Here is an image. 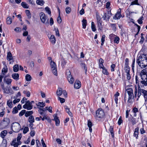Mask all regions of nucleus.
I'll list each match as a JSON object with an SVG mask.
<instances>
[{"label":"nucleus","instance_id":"nucleus-35","mask_svg":"<svg viewBox=\"0 0 147 147\" xmlns=\"http://www.w3.org/2000/svg\"><path fill=\"white\" fill-rule=\"evenodd\" d=\"M46 110L44 108H39V110H38V111L39 113L41 115H43L44 113H43V112H45V111Z\"/></svg>","mask_w":147,"mask_h":147},{"label":"nucleus","instance_id":"nucleus-39","mask_svg":"<svg viewBox=\"0 0 147 147\" xmlns=\"http://www.w3.org/2000/svg\"><path fill=\"white\" fill-rule=\"evenodd\" d=\"M97 24L99 29H101L102 28V22L101 20L97 21Z\"/></svg>","mask_w":147,"mask_h":147},{"label":"nucleus","instance_id":"nucleus-54","mask_svg":"<svg viewBox=\"0 0 147 147\" xmlns=\"http://www.w3.org/2000/svg\"><path fill=\"white\" fill-rule=\"evenodd\" d=\"M125 70L126 73L129 72L130 69L129 67L127 65L125 67Z\"/></svg>","mask_w":147,"mask_h":147},{"label":"nucleus","instance_id":"nucleus-21","mask_svg":"<svg viewBox=\"0 0 147 147\" xmlns=\"http://www.w3.org/2000/svg\"><path fill=\"white\" fill-rule=\"evenodd\" d=\"M33 113V112L32 111H26L25 115L26 117H27L32 115Z\"/></svg>","mask_w":147,"mask_h":147},{"label":"nucleus","instance_id":"nucleus-25","mask_svg":"<svg viewBox=\"0 0 147 147\" xmlns=\"http://www.w3.org/2000/svg\"><path fill=\"white\" fill-rule=\"evenodd\" d=\"M82 28L85 29L87 25V21L85 19H83L82 21Z\"/></svg>","mask_w":147,"mask_h":147},{"label":"nucleus","instance_id":"nucleus-11","mask_svg":"<svg viewBox=\"0 0 147 147\" xmlns=\"http://www.w3.org/2000/svg\"><path fill=\"white\" fill-rule=\"evenodd\" d=\"M81 85L80 82L78 80H76L74 83V88L79 89L80 88Z\"/></svg>","mask_w":147,"mask_h":147},{"label":"nucleus","instance_id":"nucleus-43","mask_svg":"<svg viewBox=\"0 0 147 147\" xmlns=\"http://www.w3.org/2000/svg\"><path fill=\"white\" fill-rule=\"evenodd\" d=\"M109 131L112 137L113 138L114 137V134L113 133V128L111 126H110V127L109 128Z\"/></svg>","mask_w":147,"mask_h":147},{"label":"nucleus","instance_id":"nucleus-61","mask_svg":"<svg viewBox=\"0 0 147 147\" xmlns=\"http://www.w3.org/2000/svg\"><path fill=\"white\" fill-rule=\"evenodd\" d=\"M135 91L134 92V95L135 97H137V95L138 92V88L136 86H135Z\"/></svg>","mask_w":147,"mask_h":147},{"label":"nucleus","instance_id":"nucleus-1","mask_svg":"<svg viewBox=\"0 0 147 147\" xmlns=\"http://www.w3.org/2000/svg\"><path fill=\"white\" fill-rule=\"evenodd\" d=\"M136 63L141 68L146 67L147 65V57L146 55L142 54L138 57Z\"/></svg>","mask_w":147,"mask_h":147},{"label":"nucleus","instance_id":"nucleus-64","mask_svg":"<svg viewBox=\"0 0 147 147\" xmlns=\"http://www.w3.org/2000/svg\"><path fill=\"white\" fill-rule=\"evenodd\" d=\"M55 33L56 35L57 36H58L59 37L60 36V34H59V31L58 29H55Z\"/></svg>","mask_w":147,"mask_h":147},{"label":"nucleus","instance_id":"nucleus-16","mask_svg":"<svg viewBox=\"0 0 147 147\" xmlns=\"http://www.w3.org/2000/svg\"><path fill=\"white\" fill-rule=\"evenodd\" d=\"M12 78L16 80H18L19 79V75L18 73H14L12 75Z\"/></svg>","mask_w":147,"mask_h":147},{"label":"nucleus","instance_id":"nucleus-40","mask_svg":"<svg viewBox=\"0 0 147 147\" xmlns=\"http://www.w3.org/2000/svg\"><path fill=\"white\" fill-rule=\"evenodd\" d=\"M12 112L13 114H16L18 112V110L16 107L13 108Z\"/></svg>","mask_w":147,"mask_h":147},{"label":"nucleus","instance_id":"nucleus-12","mask_svg":"<svg viewBox=\"0 0 147 147\" xmlns=\"http://www.w3.org/2000/svg\"><path fill=\"white\" fill-rule=\"evenodd\" d=\"M4 92L7 93L11 94H12L13 93V92L12 89L10 88H5L4 90Z\"/></svg>","mask_w":147,"mask_h":147},{"label":"nucleus","instance_id":"nucleus-46","mask_svg":"<svg viewBox=\"0 0 147 147\" xmlns=\"http://www.w3.org/2000/svg\"><path fill=\"white\" fill-rule=\"evenodd\" d=\"M119 38L118 36H115L114 38V42L115 43L118 44L119 42Z\"/></svg>","mask_w":147,"mask_h":147},{"label":"nucleus","instance_id":"nucleus-44","mask_svg":"<svg viewBox=\"0 0 147 147\" xmlns=\"http://www.w3.org/2000/svg\"><path fill=\"white\" fill-rule=\"evenodd\" d=\"M26 110H22L19 113V116L20 117L22 116L24 114H25Z\"/></svg>","mask_w":147,"mask_h":147},{"label":"nucleus","instance_id":"nucleus-23","mask_svg":"<svg viewBox=\"0 0 147 147\" xmlns=\"http://www.w3.org/2000/svg\"><path fill=\"white\" fill-rule=\"evenodd\" d=\"M22 6L24 8L28 9L29 8V6L25 2H22L21 4Z\"/></svg>","mask_w":147,"mask_h":147},{"label":"nucleus","instance_id":"nucleus-42","mask_svg":"<svg viewBox=\"0 0 147 147\" xmlns=\"http://www.w3.org/2000/svg\"><path fill=\"white\" fill-rule=\"evenodd\" d=\"M45 10L46 11V12L48 13L49 15H51V11L50 9V8L48 7H45Z\"/></svg>","mask_w":147,"mask_h":147},{"label":"nucleus","instance_id":"nucleus-53","mask_svg":"<svg viewBox=\"0 0 147 147\" xmlns=\"http://www.w3.org/2000/svg\"><path fill=\"white\" fill-rule=\"evenodd\" d=\"M71 9L70 7H67L65 9V10L67 13H69L71 11Z\"/></svg>","mask_w":147,"mask_h":147},{"label":"nucleus","instance_id":"nucleus-13","mask_svg":"<svg viewBox=\"0 0 147 147\" xmlns=\"http://www.w3.org/2000/svg\"><path fill=\"white\" fill-rule=\"evenodd\" d=\"M111 16V12L108 11L105 13L104 15V18L105 20H109L110 19V17Z\"/></svg>","mask_w":147,"mask_h":147},{"label":"nucleus","instance_id":"nucleus-34","mask_svg":"<svg viewBox=\"0 0 147 147\" xmlns=\"http://www.w3.org/2000/svg\"><path fill=\"white\" fill-rule=\"evenodd\" d=\"M140 75L141 76V78L142 80H147V75L144 74H141V73H140Z\"/></svg>","mask_w":147,"mask_h":147},{"label":"nucleus","instance_id":"nucleus-2","mask_svg":"<svg viewBox=\"0 0 147 147\" xmlns=\"http://www.w3.org/2000/svg\"><path fill=\"white\" fill-rule=\"evenodd\" d=\"M10 122V119L8 118H5L2 120L0 123V126L2 128L5 129Z\"/></svg>","mask_w":147,"mask_h":147},{"label":"nucleus","instance_id":"nucleus-37","mask_svg":"<svg viewBox=\"0 0 147 147\" xmlns=\"http://www.w3.org/2000/svg\"><path fill=\"white\" fill-rule=\"evenodd\" d=\"M23 107L24 109H27V110H30L32 109L31 108V106L29 107V106H28L26 104L24 105L23 106Z\"/></svg>","mask_w":147,"mask_h":147},{"label":"nucleus","instance_id":"nucleus-49","mask_svg":"<svg viewBox=\"0 0 147 147\" xmlns=\"http://www.w3.org/2000/svg\"><path fill=\"white\" fill-rule=\"evenodd\" d=\"M140 73H141V74H144L147 75V68H146L143 69L141 71Z\"/></svg>","mask_w":147,"mask_h":147},{"label":"nucleus","instance_id":"nucleus-5","mask_svg":"<svg viewBox=\"0 0 147 147\" xmlns=\"http://www.w3.org/2000/svg\"><path fill=\"white\" fill-rule=\"evenodd\" d=\"M126 91L128 95V102L131 103L132 102V99L134 98L133 90L131 88H129L127 89Z\"/></svg>","mask_w":147,"mask_h":147},{"label":"nucleus","instance_id":"nucleus-7","mask_svg":"<svg viewBox=\"0 0 147 147\" xmlns=\"http://www.w3.org/2000/svg\"><path fill=\"white\" fill-rule=\"evenodd\" d=\"M13 126V132H18L20 130L21 125L19 123L17 122H14L12 123Z\"/></svg>","mask_w":147,"mask_h":147},{"label":"nucleus","instance_id":"nucleus-8","mask_svg":"<svg viewBox=\"0 0 147 147\" xmlns=\"http://www.w3.org/2000/svg\"><path fill=\"white\" fill-rule=\"evenodd\" d=\"M66 74L67 75V79L70 84H73L74 83V78L71 74V72L69 70H66Z\"/></svg>","mask_w":147,"mask_h":147},{"label":"nucleus","instance_id":"nucleus-4","mask_svg":"<svg viewBox=\"0 0 147 147\" xmlns=\"http://www.w3.org/2000/svg\"><path fill=\"white\" fill-rule=\"evenodd\" d=\"M39 16L40 20L42 23L45 24L46 25H49V19H47V20H46L47 17L44 13L43 12L40 13L39 14Z\"/></svg>","mask_w":147,"mask_h":147},{"label":"nucleus","instance_id":"nucleus-18","mask_svg":"<svg viewBox=\"0 0 147 147\" xmlns=\"http://www.w3.org/2000/svg\"><path fill=\"white\" fill-rule=\"evenodd\" d=\"M50 40L51 42L53 44H55L56 43V40L54 35H52L50 37Z\"/></svg>","mask_w":147,"mask_h":147},{"label":"nucleus","instance_id":"nucleus-10","mask_svg":"<svg viewBox=\"0 0 147 147\" xmlns=\"http://www.w3.org/2000/svg\"><path fill=\"white\" fill-rule=\"evenodd\" d=\"M121 9L119 8L118 11L116 13L115 16L113 17V19L115 20L119 19L121 16Z\"/></svg>","mask_w":147,"mask_h":147},{"label":"nucleus","instance_id":"nucleus-19","mask_svg":"<svg viewBox=\"0 0 147 147\" xmlns=\"http://www.w3.org/2000/svg\"><path fill=\"white\" fill-rule=\"evenodd\" d=\"M61 65L62 68H64L67 63L66 60L63 58H62L61 59Z\"/></svg>","mask_w":147,"mask_h":147},{"label":"nucleus","instance_id":"nucleus-63","mask_svg":"<svg viewBox=\"0 0 147 147\" xmlns=\"http://www.w3.org/2000/svg\"><path fill=\"white\" fill-rule=\"evenodd\" d=\"M20 100V99L19 98H18L14 100L13 101V102L14 104H15L17 103Z\"/></svg>","mask_w":147,"mask_h":147},{"label":"nucleus","instance_id":"nucleus-50","mask_svg":"<svg viewBox=\"0 0 147 147\" xmlns=\"http://www.w3.org/2000/svg\"><path fill=\"white\" fill-rule=\"evenodd\" d=\"M143 19V16L141 17L138 20V23L140 24H142L143 23L142 20Z\"/></svg>","mask_w":147,"mask_h":147},{"label":"nucleus","instance_id":"nucleus-27","mask_svg":"<svg viewBox=\"0 0 147 147\" xmlns=\"http://www.w3.org/2000/svg\"><path fill=\"white\" fill-rule=\"evenodd\" d=\"M36 105L38 107H43L45 106V103L43 102H39L38 104H36Z\"/></svg>","mask_w":147,"mask_h":147},{"label":"nucleus","instance_id":"nucleus-59","mask_svg":"<svg viewBox=\"0 0 147 147\" xmlns=\"http://www.w3.org/2000/svg\"><path fill=\"white\" fill-rule=\"evenodd\" d=\"M25 104H26L27 105L29 106V107L31 106V108L32 109L33 105H31L30 104V102L29 100H27Z\"/></svg>","mask_w":147,"mask_h":147},{"label":"nucleus","instance_id":"nucleus-55","mask_svg":"<svg viewBox=\"0 0 147 147\" xmlns=\"http://www.w3.org/2000/svg\"><path fill=\"white\" fill-rule=\"evenodd\" d=\"M115 67V64H112L111 66V70L112 72L114 71L115 70L114 68Z\"/></svg>","mask_w":147,"mask_h":147},{"label":"nucleus","instance_id":"nucleus-14","mask_svg":"<svg viewBox=\"0 0 147 147\" xmlns=\"http://www.w3.org/2000/svg\"><path fill=\"white\" fill-rule=\"evenodd\" d=\"M7 76H5L3 78V82L6 83L8 85H10L11 84L12 80L10 79H6Z\"/></svg>","mask_w":147,"mask_h":147},{"label":"nucleus","instance_id":"nucleus-22","mask_svg":"<svg viewBox=\"0 0 147 147\" xmlns=\"http://www.w3.org/2000/svg\"><path fill=\"white\" fill-rule=\"evenodd\" d=\"M36 3L38 5L42 6L45 3L43 0H36Z\"/></svg>","mask_w":147,"mask_h":147},{"label":"nucleus","instance_id":"nucleus-38","mask_svg":"<svg viewBox=\"0 0 147 147\" xmlns=\"http://www.w3.org/2000/svg\"><path fill=\"white\" fill-rule=\"evenodd\" d=\"M7 104L9 107L11 108L12 107V102L11 101H10V100H9L7 102Z\"/></svg>","mask_w":147,"mask_h":147},{"label":"nucleus","instance_id":"nucleus-45","mask_svg":"<svg viewBox=\"0 0 147 147\" xmlns=\"http://www.w3.org/2000/svg\"><path fill=\"white\" fill-rule=\"evenodd\" d=\"M138 0H135L131 2L130 5H139V4L138 3Z\"/></svg>","mask_w":147,"mask_h":147},{"label":"nucleus","instance_id":"nucleus-58","mask_svg":"<svg viewBox=\"0 0 147 147\" xmlns=\"http://www.w3.org/2000/svg\"><path fill=\"white\" fill-rule=\"evenodd\" d=\"M30 135L32 137H33L35 134V132L34 130H31L30 133Z\"/></svg>","mask_w":147,"mask_h":147},{"label":"nucleus","instance_id":"nucleus-47","mask_svg":"<svg viewBox=\"0 0 147 147\" xmlns=\"http://www.w3.org/2000/svg\"><path fill=\"white\" fill-rule=\"evenodd\" d=\"M111 26L112 28V29L114 31H115L117 29L116 24H111Z\"/></svg>","mask_w":147,"mask_h":147},{"label":"nucleus","instance_id":"nucleus-6","mask_svg":"<svg viewBox=\"0 0 147 147\" xmlns=\"http://www.w3.org/2000/svg\"><path fill=\"white\" fill-rule=\"evenodd\" d=\"M50 64L52 72L55 75L57 76V68L56 63L54 62L51 60L50 62Z\"/></svg>","mask_w":147,"mask_h":147},{"label":"nucleus","instance_id":"nucleus-17","mask_svg":"<svg viewBox=\"0 0 147 147\" xmlns=\"http://www.w3.org/2000/svg\"><path fill=\"white\" fill-rule=\"evenodd\" d=\"M7 133L6 130H4L2 131L0 134V136L2 138H4L6 136Z\"/></svg>","mask_w":147,"mask_h":147},{"label":"nucleus","instance_id":"nucleus-20","mask_svg":"<svg viewBox=\"0 0 147 147\" xmlns=\"http://www.w3.org/2000/svg\"><path fill=\"white\" fill-rule=\"evenodd\" d=\"M28 121L30 123H33L34 122V119L33 115H31L28 118Z\"/></svg>","mask_w":147,"mask_h":147},{"label":"nucleus","instance_id":"nucleus-29","mask_svg":"<svg viewBox=\"0 0 147 147\" xmlns=\"http://www.w3.org/2000/svg\"><path fill=\"white\" fill-rule=\"evenodd\" d=\"M12 22V19L11 17H9L6 19V22L7 24H10Z\"/></svg>","mask_w":147,"mask_h":147},{"label":"nucleus","instance_id":"nucleus-24","mask_svg":"<svg viewBox=\"0 0 147 147\" xmlns=\"http://www.w3.org/2000/svg\"><path fill=\"white\" fill-rule=\"evenodd\" d=\"M62 89L61 88H59L57 90V94L58 96H61L62 94Z\"/></svg>","mask_w":147,"mask_h":147},{"label":"nucleus","instance_id":"nucleus-30","mask_svg":"<svg viewBox=\"0 0 147 147\" xmlns=\"http://www.w3.org/2000/svg\"><path fill=\"white\" fill-rule=\"evenodd\" d=\"M139 128L137 127L135 128L134 132V135L137 138L138 136V133Z\"/></svg>","mask_w":147,"mask_h":147},{"label":"nucleus","instance_id":"nucleus-36","mask_svg":"<svg viewBox=\"0 0 147 147\" xmlns=\"http://www.w3.org/2000/svg\"><path fill=\"white\" fill-rule=\"evenodd\" d=\"M25 79L27 81H30L32 79L31 76L29 74H27L26 76Z\"/></svg>","mask_w":147,"mask_h":147},{"label":"nucleus","instance_id":"nucleus-48","mask_svg":"<svg viewBox=\"0 0 147 147\" xmlns=\"http://www.w3.org/2000/svg\"><path fill=\"white\" fill-rule=\"evenodd\" d=\"M29 131V128L28 127H25L23 130V133L24 134H26Z\"/></svg>","mask_w":147,"mask_h":147},{"label":"nucleus","instance_id":"nucleus-62","mask_svg":"<svg viewBox=\"0 0 147 147\" xmlns=\"http://www.w3.org/2000/svg\"><path fill=\"white\" fill-rule=\"evenodd\" d=\"M132 111L134 113H136L138 111V109L136 107L134 108Z\"/></svg>","mask_w":147,"mask_h":147},{"label":"nucleus","instance_id":"nucleus-60","mask_svg":"<svg viewBox=\"0 0 147 147\" xmlns=\"http://www.w3.org/2000/svg\"><path fill=\"white\" fill-rule=\"evenodd\" d=\"M115 35L113 34H110L109 36L110 39L111 40H113L114 38H115Z\"/></svg>","mask_w":147,"mask_h":147},{"label":"nucleus","instance_id":"nucleus-41","mask_svg":"<svg viewBox=\"0 0 147 147\" xmlns=\"http://www.w3.org/2000/svg\"><path fill=\"white\" fill-rule=\"evenodd\" d=\"M80 65L85 70V72L86 73L87 71V68L86 67L85 64L84 63H81Z\"/></svg>","mask_w":147,"mask_h":147},{"label":"nucleus","instance_id":"nucleus-9","mask_svg":"<svg viewBox=\"0 0 147 147\" xmlns=\"http://www.w3.org/2000/svg\"><path fill=\"white\" fill-rule=\"evenodd\" d=\"M96 116L99 118H102L105 115V113L102 109H99L96 112Z\"/></svg>","mask_w":147,"mask_h":147},{"label":"nucleus","instance_id":"nucleus-28","mask_svg":"<svg viewBox=\"0 0 147 147\" xmlns=\"http://www.w3.org/2000/svg\"><path fill=\"white\" fill-rule=\"evenodd\" d=\"M91 28L93 32H95L96 29V26L95 25L94 22H92L91 23Z\"/></svg>","mask_w":147,"mask_h":147},{"label":"nucleus","instance_id":"nucleus-3","mask_svg":"<svg viewBox=\"0 0 147 147\" xmlns=\"http://www.w3.org/2000/svg\"><path fill=\"white\" fill-rule=\"evenodd\" d=\"M138 98H139L140 96L141 93H142L144 96V97L146 100H147V91L145 90L141 89L140 85L138 84Z\"/></svg>","mask_w":147,"mask_h":147},{"label":"nucleus","instance_id":"nucleus-15","mask_svg":"<svg viewBox=\"0 0 147 147\" xmlns=\"http://www.w3.org/2000/svg\"><path fill=\"white\" fill-rule=\"evenodd\" d=\"M7 59L9 61H10L13 60V57L12 55L10 52H8L7 53Z\"/></svg>","mask_w":147,"mask_h":147},{"label":"nucleus","instance_id":"nucleus-31","mask_svg":"<svg viewBox=\"0 0 147 147\" xmlns=\"http://www.w3.org/2000/svg\"><path fill=\"white\" fill-rule=\"evenodd\" d=\"M25 12L26 15L28 19H30L31 17V15L30 11L28 10H26Z\"/></svg>","mask_w":147,"mask_h":147},{"label":"nucleus","instance_id":"nucleus-52","mask_svg":"<svg viewBox=\"0 0 147 147\" xmlns=\"http://www.w3.org/2000/svg\"><path fill=\"white\" fill-rule=\"evenodd\" d=\"M57 21L59 24H60L61 22V18L60 15H59V16L57 19Z\"/></svg>","mask_w":147,"mask_h":147},{"label":"nucleus","instance_id":"nucleus-26","mask_svg":"<svg viewBox=\"0 0 147 147\" xmlns=\"http://www.w3.org/2000/svg\"><path fill=\"white\" fill-rule=\"evenodd\" d=\"M13 71L14 72H18L19 69V66L18 64H16L13 66Z\"/></svg>","mask_w":147,"mask_h":147},{"label":"nucleus","instance_id":"nucleus-33","mask_svg":"<svg viewBox=\"0 0 147 147\" xmlns=\"http://www.w3.org/2000/svg\"><path fill=\"white\" fill-rule=\"evenodd\" d=\"M6 67H7L6 66ZM7 71L8 69L7 68H6V69L4 68L1 70V74L4 76L7 72Z\"/></svg>","mask_w":147,"mask_h":147},{"label":"nucleus","instance_id":"nucleus-57","mask_svg":"<svg viewBox=\"0 0 147 147\" xmlns=\"http://www.w3.org/2000/svg\"><path fill=\"white\" fill-rule=\"evenodd\" d=\"M122 123L123 121L121 119V116H120L119 118V120L118 121V124L119 125H120Z\"/></svg>","mask_w":147,"mask_h":147},{"label":"nucleus","instance_id":"nucleus-32","mask_svg":"<svg viewBox=\"0 0 147 147\" xmlns=\"http://www.w3.org/2000/svg\"><path fill=\"white\" fill-rule=\"evenodd\" d=\"M102 73L106 75H108L109 74V73L107 71V69L105 67L103 68L102 69Z\"/></svg>","mask_w":147,"mask_h":147},{"label":"nucleus","instance_id":"nucleus-56","mask_svg":"<svg viewBox=\"0 0 147 147\" xmlns=\"http://www.w3.org/2000/svg\"><path fill=\"white\" fill-rule=\"evenodd\" d=\"M22 137V135L21 134H19L18 137L17 138V141L20 140Z\"/></svg>","mask_w":147,"mask_h":147},{"label":"nucleus","instance_id":"nucleus-51","mask_svg":"<svg viewBox=\"0 0 147 147\" xmlns=\"http://www.w3.org/2000/svg\"><path fill=\"white\" fill-rule=\"evenodd\" d=\"M58 99L60 100L61 103H63L65 102V100L64 98L58 97Z\"/></svg>","mask_w":147,"mask_h":147}]
</instances>
